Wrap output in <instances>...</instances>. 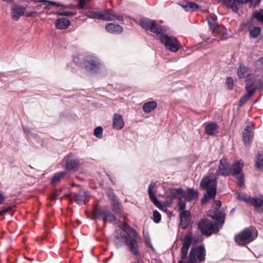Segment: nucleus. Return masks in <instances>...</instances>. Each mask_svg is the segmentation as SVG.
Here are the masks:
<instances>
[{
  "label": "nucleus",
  "mask_w": 263,
  "mask_h": 263,
  "mask_svg": "<svg viewBox=\"0 0 263 263\" xmlns=\"http://www.w3.org/2000/svg\"><path fill=\"white\" fill-rule=\"evenodd\" d=\"M118 226L123 232L116 231L114 233V243L117 248H120L123 245L127 250L136 258L140 256V248L142 246V239L136 230L126 223H118Z\"/></svg>",
  "instance_id": "nucleus-1"
},
{
  "label": "nucleus",
  "mask_w": 263,
  "mask_h": 263,
  "mask_svg": "<svg viewBox=\"0 0 263 263\" xmlns=\"http://www.w3.org/2000/svg\"><path fill=\"white\" fill-rule=\"evenodd\" d=\"M208 215L216 220L214 223L208 219H202L197 224L201 233L206 236L217 233L224 222V214L218 209L210 211Z\"/></svg>",
  "instance_id": "nucleus-2"
},
{
  "label": "nucleus",
  "mask_w": 263,
  "mask_h": 263,
  "mask_svg": "<svg viewBox=\"0 0 263 263\" xmlns=\"http://www.w3.org/2000/svg\"><path fill=\"white\" fill-rule=\"evenodd\" d=\"M165 194L166 199L164 204L168 206L172 204L174 199L184 198L187 201H191L198 196V192L191 189H189L187 192H185L181 188H171L167 190Z\"/></svg>",
  "instance_id": "nucleus-3"
},
{
  "label": "nucleus",
  "mask_w": 263,
  "mask_h": 263,
  "mask_svg": "<svg viewBox=\"0 0 263 263\" xmlns=\"http://www.w3.org/2000/svg\"><path fill=\"white\" fill-rule=\"evenodd\" d=\"M258 236V232L254 227L246 228L234 237L235 242L240 246H246L255 240Z\"/></svg>",
  "instance_id": "nucleus-4"
},
{
  "label": "nucleus",
  "mask_w": 263,
  "mask_h": 263,
  "mask_svg": "<svg viewBox=\"0 0 263 263\" xmlns=\"http://www.w3.org/2000/svg\"><path fill=\"white\" fill-rule=\"evenodd\" d=\"M217 182L216 174L211 173L202 179L200 182V187L202 189L206 190L210 197H215L217 191Z\"/></svg>",
  "instance_id": "nucleus-5"
},
{
  "label": "nucleus",
  "mask_w": 263,
  "mask_h": 263,
  "mask_svg": "<svg viewBox=\"0 0 263 263\" xmlns=\"http://www.w3.org/2000/svg\"><path fill=\"white\" fill-rule=\"evenodd\" d=\"M92 214L95 219L102 218L104 224L107 221L114 223L116 220V217L109 210L102 208L98 205L93 209Z\"/></svg>",
  "instance_id": "nucleus-6"
},
{
  "label": "nucleus",
  "mask_w": 263,
  "mask_h": 263,
  "mask_svg": "<svg viewBox=\"0 0 263 263\" xmlns=\"http://www.w3.org/2000/svg\"><path fill=\"white\" fill-rule=\"evenodd\" d=\"M92 214L95 219L102 218L104 224L107 221L114 223L116 220V217L109 210L102 208L98 205L93 209Z\"/></svg>",
  "instance_id": "nucleus-7"
},
{
  "label": "nucleus",
  "mask_w": 263,
  "mask_h": 263,
  "mask_svg": "<svg viewBox=\"0 0 263 263\" xmlns=\"http://www.w3.org/2000/svg\"><path fill=\"white\" fill-rule=\"evenodd\" d=\"M207 21L209 27L213 33L220 35V40H221L227 39L226 28L223 26L218 24L217 17L215 15H208Z\"/></svg>",
  "instance_id": "nucleus-8"
},
{
  "label": "nucleus",
  "mask_w": 263,
  "mask_h": 263,
  "mask_svg": "<svg viewBox=\"0 0 263 263\" xmlns=\"http://www.w3.org/2000/svg\"><path fill=\"white\" fill-rule=\"evenodd\" d=\"M140 25L144 29L154 33L160 34L165 31V28L156 23L154 20L148 18H142L139 21Z\"/></svg>",
  "instance_id": "nucleus-9"
},
{
  "label": "nucleus",
  "mask_w": 263,
  "mask_h": 263,
  "mask_svg": "<svg viewBox=\"0 0 263 263\" xmlns=\"http://www.w3.org/2000/svg\"><path fill=\"white\" fill-rule=\"evenodd\" d=\"M161 34L160 40L161 43L164 44L166 49L174 52H177L179 49L180 43L175 37L163 33Z\"/></svg>",
  "instance_id": "nucleus-10"
},
{
  "label": "nucleus",
  "mask_w": 263,
  "mask_h": 263,
  "mask_svg": "<svg viewBox=\"0 0 263 263\" xmlns=\"http://www.w3.org/2000/svg\"><path fill=\"white\" fill-rule=\"evenodd\" d=\"M243 167V162L242 160L236 161L233 165H231V174L232 176H237V180L239 186H244V175L242 173Z\"/></svg>",
  "instance_id": "nucleus-11"
},
{
  "label": "nucleus",
  "mask_w": 263,
  "mask_h": 263,
  "mask_svg": "<svg viewBox=\"0 0 263 263\" xmlns=\"http://www.w3.org/2000/svg\"><path fill=\"white\" fill-rule=\"evenodd\" d=\"M65 168L69 171H77L81 165L80 161L72 154H69L63 159Z\"/></svg>",
  "instance_id": "nucleus-12"
},
{
  "label": "nucleus",
  "mask_w": 263,
  "mask_h": 263,
  "mask_svg": "<svg viewBox=\"0 0 263 263\" xmlns=\"http://www.w3.org/2000/svg\"><path fill=\"white\" fill-rule=\"evenodd\" d=\"M231 174V165L226 159H222L219 161V164L216 170V175L222 176H229Z\"/></svg>",
  "instance_id": "nucleus-13"
},
{
  "label": "nucleus",
  "mask_w": 263,
  "mask_h": 263,
  "mask_svg": "<svg viewBox=\"0 0 263 263\" xmlns=\"http://www.w3.org/2000/svg\"><path fill=\"white\" fill-rule=\"evenodd\" d=\"M99 64V59L93 56L87 57L84 62V67L87 71L98 69Z\"/></svg>",
  "instance_id": "nucleus-14"
},
{
  "label": "nucleus",
  "mask_w": 263,
  "mask_h": 263,
  "mask_svg": "<svg viewBox=\"0 0 263 263\" xmlns=\"http://www.w3.org/2000/svg\"><path fill=\"white\" fill-rule=\"evenodd\" d=\"M192 254V257L197 258L200 262L204 261L205 259V250L202 246H199L196 248H191L190 254Z\"/></svg>",
  "instance_id": "nucleus-15"
},
{
  "label": "nucleus",
  "mask_w": 263,
  "mask_h": 263,
  "mask_svg": "<svg viewBox=\"0 0 263 263\" xmlns=\"http://www.w3.org/2000/svg\"><path fill=\"white\" fill-rule=\"evenodd\" d=\"M260 82H261V78H259L258 76L250 77L247 82L246 86L247 91L249 90H253L254 93L257 87L261 89H263L260 86Z\"/></svg>",
  "instance_id": "nucleus-16"
},
{
  "label": "nucleus",
  "mask_w": 263,
  "mask_h": 263,
  "mask_svg": "<svg viewBox=\"0 0 263 263\" xmlns=\"http://www.w3.org/2000/svg\"><path fill=\"white\" fill-rule=\"evenodd\" d=\"M260 82H261V78H259L258 76L250 77L247 82L246 86L247 91L249 90H253L254 93L257 87L261 89H263L260 86Z\"/></svg>",
  "instance_id": "nucleus-17"
},
{
  "label": "nucleus",
  "mask_w": 263,
  "mask_h": 263,
  "mask_svg": "<svg viewBox=\"0 0 263 263\" xmlns=\"http://www.w3.org/2000/svg\"><path fill=\"white\" fill-rule=\"evenodd\" d=\"M26 8L20 5H14L11 9V16L14 21H17L21 16L25 14Z\"/></svg>",
  "instance_id": "nucleus-18"
},
{
  "label": "nucleus",
  "mask_w": 263,
  "mask_h": 263,
  "mask_svg": "<svg viewBox=\"0 0 263 263\" xmlns=\"http://www.w3.org/2000/svg\"><path fill=\"white\" fill-rule=\"evenodd\" d=\"M102 20L106 21H112L119 20V16L112 10L106 9L102 11Z\"/></svg>",
  "instance_id": "nucleus-19"
},
{
  "label": "nucleus",
  "mask_w": 263,
  "mask_h": 263,
  "mask_svg": "<svg viewBox=\"0 0 263 263\" xmlns=\"http://www.w3.org/2000/svg\"><path fill=\"white\" fill-rule=\"evenodd\" d=\"M219 2L225 4L228 7L231 8L233 11L236 12L238 9V5L248 2V0H217Z\"/></svg>",
  "instance_id": "nucleus-20"
},
{
  "label": "nucleus",
  "mask_w": 263,
  "mask_h": 263,
  "mask_svg": "<svg viewBox=\"0 0 263 263\" xmlns=\"http://www.w3.org/2000/svg\"><path fill=\"white\" fill-rule=\"evenodd\" d=\"M111 209L114 213L120 217L125 219L126 215L124 213L123 211V207L118 201L112 203L111 204Z\"/></svg>",
  "instance_id": "nucleus-21"
},
{
  "label": "nucleus",
  "mask_w": 263,
  "mask_h": 263,
  "mask_svg": "<svg viewBox=\"0 0 263 263\" xmlns=\"http://www.w3.org/2000/svg\"><path fill=\"white\" fill-rule=\"evenodd\" d=\"M124 125L122 116L118 114H114L113 116L112 128L116 130L121 129Z\"/></svg>",
  "instance_id": "nucleus-22"
},
{
  "label": "nucleus",
  "mask_w": 263,
  "mask_h": 263,
  "mask_svg": "<svg viewBox=\"0 0 263 263\" xmlns=\"http://www.w3.org/2000/svg\"><path fill=\"white\" fill-rule=\"evenodd\" d=\"M243 141L247 145L249 144L252 141L253 137V133L252 132V127L249 125L246 126L243 133Z\"/></svg>",
  "instance_id": "nucleus-23"
},
{
  "label": "nucleus",
  "mask_w": 263,
  "mask_h": 263,
  "mask_svg": "<svg viewBox=\"0 0 263 263\" xmlns=\"http://www.w3.org/2000/svg\"><path fill=\"white\" fill-rule=\"evenodd\" d=\"M191 213L189 211H185L180 212V224L182 226L183 229H186L190 221Z\"/></svg>",
  "instance_id": "nucleus-24"
},
{
  "label": "nucleus",
  "mask_w": 263,
  "mask_h": 263,
  "mask_svg": "<svg viewBox=\"0 0 263 263\" xmlns=\"http://www.w3.org/2000/svg\"><path fill=\"white\" fill-rule=\"evenodd\" d=\"M198 238H194L192 232H189L182 239V246L190 248L192 242L197 243L198 242Z\"/></svg>",
  "instance_id": "nucleus-25"
},
{
  "label": "nucleus",
  "mask_w": 263,
  "mask_h": 263,
  "mask_svg": "<svg viewBox=\"0 0 263 263\" xmlns=\"http://www.w3.org/2000/svg\"><path fill=\"white\" fill-rule=\"evenodd\" d=\"M251 205L258 213H263V196L254 197Z\"/></svg>",
  "instance_id": "nucleus-26"
},
{
  "label": "nucleus",
  "mask_w": 263,
  "mask_h": 263,
  "mask_svg": "<svg viewBox=\"0 0 263 263\" xmlns=\"http://www.w3.org/2000/svg\"><path fill=\"white\" fill-rule=\"evenodd\" d=\"M155 184L152 182L149 184L148 189V192L149 198L158 207L162 206L161 203L157 199L155 196V192H153V189L155 188Z\"/></svg>",
  "instance_id": "nucleus-27"
},
{
  "label": "nucleus",
  "mask_w": 263,
  "mask_h": 263,
  "mask_svg": "<svg viewBox=\"0 0 263 263\" xmlns=\"http://www.w3.org/2000/svg\"><path fill=\"white\" fill-rule=\"evenodd\" d=\"M237 74L240 79H243L250 75V71L247 66L243 64H240L237 69Z\"/></svg>",
  "instance_id": "nucleus-28"
},
{
  "label": "nucleus",
  "mask_w": 263,
  "mask_h": 263,
  "mask_svg": "<svg viewBox=\"0 0 263 263\" xmlns=\"http://www.w3.org/2000/svg\"><path fill=\"white\" fill-rule=\"evenodd\" d=\"M106 31L111 33H120L123 31L122 27L114 23H109L105 26Z\"/></svg>",
  "instance_id": "nucleus-29"
},
{
  "label": "nucleus",
  "mask_w": 263,
  "mask_h": 263,
  "mask_svg": "<svg viewBox=\"0 0 263 263\" xmlns=\"http://www.w3.org/2000/svg\"><path fill=\"white\" fill-rule=\"evenodd\" d=\"M55 27L59 29H65L70 25V22L65 18H60L55 21Z\"/></svg>",
  "instance_id": "nucleus-30"
},
{
  "label": "nucleus",
  "mask_w": 263,
  "mask_h": 263,
  "mask_svg": "<svg viewBox=\"0 0 263 263\" xmlns=\"http://www.w3.org/2000/svg\"><path fill=\"white\" fill-rule=\"evenodd\" d=\"M218 130V126L214 123H211L206 124L205 127L206 133L210 136L214 135Z\"/></svg>",
  "instance_id": "nucleus-31"
},
{
  "label": "nucleus",
  "mask_w": 263,
  "mask_h": 263,
  "mask_svg": "<svg viewBox=\"0 0 263 263\" xmlns=\"http://www.w3.org/2000/svg\"><path fill=\"white\" fill-rule=\"evenodd\" d=\"M180 5L187 11H197L199 9V6L193 2H184Z\"/></svg>",
  "instance_id": "nucleus-32"
},
{
  "label": "nucleus",
  "mask_w": 263,
  "mask_h": 263,
  "mask_svg": "<svg viewBox=\"0 0 263 263\" xmlns=\"http://www.w3.org/2000/svg\"><path fill=\"white\" fill-rule=\"evenodd\" d=\"M157 106L156 102L152 101L144 104L142 107L143 110L146 113H149L154 110Z\"/></svg>",
  "instance_id": "nucleus-33"
},
{
  "label": "nucleus",
  "mask_w": 263,
  "mask_h": 263,
  "mask_svg": "<svg viewBox=\"0 0 263 263\" xmlns=\"http://www.w3.org/2000/svg\"><path fill=\"white\" fill-rule=\"evenodd\" d=\"M66 174H67V173L65 172H59V173H55L53 175V176L51 179V183L53 185H55V184L59 183L62 180V179H63L65 177V176L66 175Z\"/></svg>",
  "instance_id": "nucleus-34"
},
{
  "label": "nucleus",
  "mask_w": 263,
  "mask_h": 263,
  "mask_svg": "<svg viewBox=\"0 0 263 263\" xmlns=\"http://www.w3.org/2000/svg\"><path fill=\"white\" fill-rule=\"evenodd\" d=\"M90 18H96L102 20V11L88 10L86 14Z\"/></svg>",
  "instance_id": "nucleus-35"
},
{
  "label": "nucleus",
  "mask_w": 263,
  "mask_h": 263,
  "mask_svg": "<svg viewBox=\"0 0 263 263\" xmlns=\"http://www.w3.org/2000/svg\"><path fill=\"white\" fill-rule=\"evenodd\" d=\"M253 95V90H249L247 93L242 96L239 100V106H241L246 103L249 98Z\"/></svg>",
  "instance_id": "nucleus-36"
},
{
  "label": "nucleus",
  "mask_w": 263,
  "mask_h": 263,
  "mask_svg": "<svg viewBox=\"0 0 263 263\" xmlns=\"http://www.w3.org/2000/svg\"><path fill=\"white\" fill-rule=\"evenodd\" d=\"M256 165L259 169L263 168V152L258 153Z\"/></svg>",
  "instance_id": "nucleus-37"
},
{
  "label": "nucleus",
  "mask_w": 263,
  "mask_h": 263,
  "mask_svg": "<svg viewBox=\"0 0 263 263\" xmlns=\"http://www.w3.org/2000/svg\"><path fill=\"white\" fill-rule=\"evenodd\" d=\"M261 32V28L259 27H254L250 30V34L253 38H256Z\"/></svg>",
  "instance_id": "nucleus-38"
},
{
  "label": "nucleus",
  "mask_w": 263,
  "mask_h": 263,
  "mask_svg": "<svg viewBox=\"0 0 263 263\" xmlns=\"http://www.w3.org/2000/svg\"><path fill=\"white\" fill-rule=\"evenodd\" d=\"M238 198L248 203L251 204L252 200L254 197H251L250 196H248L245 194H239L237 196Z\"/></svg>",
  "instance_id": "nucleus-39"
},
{
  "label": "nucleus",
  "mask_w": 263,
  "mask_h": 263,
  "mask_svg": "<svg viewBox=\"0 0 263 263\" xmlns=\"http://www.w3.org/2000/svg\"><path fill=\"white\" fill-rule=\"evenodd\" d=\"M251 26L252 24L250 21L244 22L240 24L239 26V29L241 31H247V30L250 29Z\"/></svg>",
  "instance_id": "nucleus-40"
},
{
  "label": "nucleus",
  "mask_w": 263,
  "mask_h": 263,
  "mask_svg": "<svg viewBox=\"0 0 263 263\" xmlns=\"http://www.w3.org/2000/svg\"><path fill=\"white\" fill-rule=\"evenodd\" d=\"M103 129L101 126L96 127L94 130L95 136L98 138H101L102 137Z\"/></svg>",
  "instance_id": "nucleus-41"
},
{
  "label": "nucleus",
  "mask_w": 263,
  "mask_h": 263,
  "mask_svg": "<svg viewBox=\"0 0 263 263\" xmlns=\"http://www.w3.org/2000/svg\"><path fill=\"white\" fill-rule=\"evenodd\" d=\"M253 16L257 21L263 23V14L261 12L256 11L253 13Z\"/></svg>",
  "instance_id": "nucleus-42"
},
{
  "label": "nucleus",
  "mask_w": 263,
  "mask_h": 263,
  "mask_svg": "<svg viewBox=\"0 0 263 263\" xmlns=\"http://www.w3.org/2000/svg\"><path fill=\"white\" fill-rule=\"evenodd\" d=\"M161 215L159 212L157 211H154L153 212V220L156 223H159L161 220Z\"/></svg>",
  "instance_id": "nucleus-43"
},
{
  "label": "nucleus",
  "mask_w": 263,
  "mask_h": 263,
  "mask_svg": "<svg viewBox=\"0 0 263 263\" xmlns=\"http://www.w3.org/2000/svg\"><path fill=\"white\" fill-rule=\"evenodd\" d=\"M107 195L109 198L112 201V203L118 201V199L116 198L114 192L111 190L108 191L107 192Z\"/></svg>",
  "instance_id": "nucleus-44"
},
{
  "label": "nucleus",
  "mask_w": 263,
  "mask_h": 263,
  "mask_svg": "<svg viewBox=\"0 0 263 263\" xmlns=\"http://www.w3.org/2000/svg\"><path fill=\"white\" fill-rule=\"evenodd\" d=\"M189 249V248H186V247L182 246L181 255V258H182L181 260H182L183 261V259L186 258L187 253H188Z\"/></svg>",
  "instance_id": "nucleus-45"
},
{
  "label": "nucleus",
  "mask_w": 263,
  "mask_h": 263,
  "mask_svg": "<svg viewBox=\"0 0 263 263\" xmlns=\"http://www.w3.org/2000/svg\"><path fill=\"white\" fill-rule=\"evenodd\" d=\"M178 206H179V211L180 212L185 211V209L186 208V204H185V202H184L182 200V199H179Z\"/></svg>",
  "instance_id": "nucleus-46"
},
{
  "label": "nucleus",
  "mask_w": 263,
  "mask_h": 263,
  "mask_svg": "<svg viewBox=\"0 0 263 263\" xmlns=\"http://www.w3.org/2000/svg\"><path fill=\"white\" fill-rule=\"evenodd\" d=\"M54 14H56L58 15L59 16H72L74 14V13L70 12V11H67V12H56L54 13Z\"/></svg>",
  "instance_id": "nucleus-47"
},
{
  "label": "nucleus",
  "mask_w": 263,
  "mask_h": 263,
  "mask_svg": "<svg viewBox=\"0 0 263 263\" xmlns=\"http://www.w3.org/2000/svg\"><path fill=\"white\" fill-rule=\"evenodd\" d=\"M85 197L83 195L80 196L79 195H75V200L79 204H82L85 200Z\"/></svg>",
  "instance_id": "nucleus-48"
},
{
  "label": "nucleus",
  "mask_w": 263,
  "mask_h": 263,
  "mask_svg": "<svg viewBox=\"0 0 263 263\" xmlns=\"http://www.w3.org/2000/svg\"><path fill=\"white\" fill-rule=\"evenodd\" d=\"M89 1V0H78L77 8L83 9L85 6L86 2Z\"/></svg>",
  "instance_id": "nucleus-49"
},
{
  "label": "nucleus",
  "mask_w": 263,
  "mask_h": 263,
  "mask_svg": "<svg viewBox=\"0 0 263 263\" xmlns=\"http://www.w3.org/2000/svg\"><path fill=\"white\" fill-rule=\"evenodd\" d=\"M214 198V197H210L209 194H208V192H206V194H204V197L201 199V202L202 204H203V203L206 202L210 199H212Z\"/></svg>",
  "instance_id": "nucleus-50"
},
{
  "label": "nucleus",
  "mask_w": 263,
  "mask_h": 263,
  "mask_svg": "<svg viewBox=\"0 0 263 263\" xmlns=\"http://www.w3.org/2000/svg\"><path fill=\"white\" fill-rule=\"evenodd\" d=\"M229 89H231L233 85V80L231 77H228L226 80Z\"/></svg>",
  "instance_id": "nucleus-51"
},
{
  "label": "nucleus",
  "mask_w": 263,
  "mask_h": 263,
  "mask_svg": "<svg viewBox=\"0 0 263 263\" xmlns=\"http://www.w3.org/2000/svg\"><path fill=\"white\" fill-rule=\"evenodd\" d=\"M187 263H197V259L194 257H192V254H189Z\"/></svg>",
  "instance_id": "nucleus-52"
},
{
  "label": "nucleus",
  "mask_w": 263,
  "mask_h": 263,
  "mask_svg": "<svg viewBox=\"0 0 263 263\" xmlns=\"http://www.w3.org/2000/svg\"><path fill=\"white\" fill-rule=\"evenodd\" d=\"M47 2L49 3L50 4L53 5V6H57L58 7L62 6V7H64L65 8H69V6H64L63 5L58 3L55 2L47 1Z\"/></svg>",
  "instance_id": "nucleus-53"
},
{
  "label": "nucleus",
  "mask_w": 263,
  "mask_h": 263,
  "mask_svg": "<svg viewBox=\"0 0 263 263\" xmlns=\"http://www.w3.org/2000/svg\"><path fill=\"white\" fill-rule=\"evenodd\" d=\"M11 209H12L11 206H8V208H6L0 211V216L4 215L6 213H7L8 211L11 210Z\"/></svg>",
  "instance_id": "nucleus-54"
},
{
  "label": "nucleus",
  "mask_w": 263,
  "mask_h": 263,
  "mask_svg": "<svg viewBox=\"0 0 263 263\" xmlns=\"http://www.w3.org/2000/svg\"><path fill=\"white\" fill-rule=\"evenodd\" d=\"M37 13L36 11H32L25 14V16L27 17L37 16Z\"/></svg>",
  "instance_id": "nucleus-55"
},
{
  "label": "nucleus",
  "mask_w": 263,
  "mask_h": 263,
  "mask_svg": "<svg viewBox=\"0 0 263 263\" xmlns=\"http://www.w3.org/2000/svg\"><path fill=\"white\" fill-rule=\"evenodd\" d=\"M261 0H248V2H251L255 5H259Z\"/></svg>",
  "instance_id": "nucleus-56"
},
{
  "label": "nucleus",
  "mask_w": 263,
  "mask_h": 263,
  "mask_svg": "<svg viewBox=\"0 0 263 263\" xmlns=\"http://www.w3.org/2000/svg\"><path fill=\"white\" fill-rule=\"evenodd\" d=\"M5 200L4 195L0 192V204H2Z\"/></svg>",
  "instance_id": "nucleus-57"
},
{
  "label": "nucleus",
  "mask_w": 263,
  "mask_h": 263,
  "mask_svg": "<svg viewBox=\"0 0 263 263\" xmlns=\"http://www.w3.org/2000/svg\"><path fill=\"white\" fill-rule=\"evenodd\" d=\"M50 198L51 200H55L58 198V195L57 193H54L51 196Z\"/></svg>",
  "instance_id": "nucleus-58"
},
{
  "label": "nucleus",
  "mask_w": 263,
  "mask_h": 263,
  "mask_svg": "<svg viewBox=\"0 0 263 263\" xmlns=\"http://www.w3.org/2000/svg\"><path fill=\"white\" fill-rule=\"evenodd\" d=\"M216 207L217 208V209H218L220 207V206H221L220 201H216Z\"/></svg>",
  "instance_id": "nucleus-59"
},
{
  "label": "nucleus",
  "mask_w": 263,
  "mask_h": 263,
  "mask_svg": "<svg viewBox=\"0 0 263 263\" xmlns=\"http://www.w3.org/2000/svg\"><path fill=\"white\" fill-rule=\"evenodd\" d=\"M261 78V82H260V86L261 88H263V77Z\"/></svg>",
  "instance_id": "nucleus-60"
},
{
  "label": "nucleus",
  "mask_w": 263,
  "mask_h": 263,
  "mask_svg": "<svg viewBox=\"0 0 263 263\" xmlns=\"http://www.w3.org/2000/svg\"><path fill=\"white\" fill-rule=\"evenodd\" d=\"M36 2H40V3H45V2H47V1H46V0H36Z\"/></svg>",
  "instance_id": "nucleus-61"
},
{
  "label": "nucleus",
  "mask_w": 263,
  "mask_h": 263,
  "mask_svg": "<svg viewBox=\"0 0 263 263\" xmlns=\"http://www.w3.org/2000/svg\"><path fill=\"white\" fill-rule=\"evenodd\" d=\"M24 130L25 132L28 133L29 132V130L28 129H27V128H24Z\"/></svg>",
  "instance_id": "nucleus-62"
},
{
  "label": "nucleus",
  "mask_w": 263,
  "mask_h": 263,
  "mask_svg": "<svg viewBox=\"0 0 263 263\" xmlns=\"http://www.w3.org/2000/svg\"><path fill=\"white\" fill-rule=\"evenodd\" d=\"M148 246H149V247L150 248H151L152 249H154V248H153V246H152V243H151V242H149V243Z\"/></svg>",
  "instance_id": "nucleus-63"
},
{
  "label": "nucleus",
  "mask_w": 263,
  "mask_h": 263,
  "mask_svg": "<svg viewBox=\"0 0 263 263\" xmlns=\"http://www.w3.org/2000/svg\"><path fill=\"white\" fill-rule=\"evenodd\" d=\"M178 263H184V262L182 260H180Z\"/></svg>",
  "instance_id": "nucleus-64"
}]
</instances>
